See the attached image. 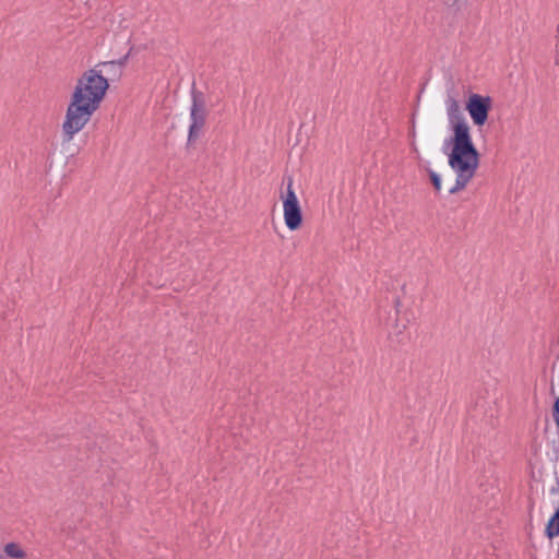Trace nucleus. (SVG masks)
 I'll list each match as a JSON object with an SVG mask.
<instances>
[{
	"label": "nucleus",
	"mask_w": 559,
	"mask_h": 559,
	"mask_svg": "<svg viewBox=\"0 0 559 559\" xmlns=\"http://www.w3.org/2000/svg\"><path fill=\"white\" fill-rule=\"evenodd\" d=\"M281 198L283 200V212L286 227L289 230L299 229L302 225V211L293 188L292 177L288 178L285 195L282 193Z\"/></svg>",
	"instance_id": "nucleus-4"
},
{
	"label": "nucleus",
	"mask_w": 559,
	"mask_h": 559,
	"mask_svg": "<svg viewBox=\"0 0 559 559\" xmlns=\"http://www.w3.org/2000/svg\"><path fill=\"white\" fill-rule=\"evenodd\" d=\"M550 371V393L555 395V386L559 385V354L556 356L554 362L551 364Z\"/></svg>",
	"instance_id": "nucleus-7"
},
{
	"label": "nucleus",
	"mask_w": 559,
	"mask_h": 559,
	"mask_svg": "<svg viewBox=\"0 0 559 559\" xmlns=\"http://www.w3.org/2000/svg\"><path fill=\"white\" fill-rule=\"evenodd\" d=\"M491 109V98L489 96H481L479 94H472L466 103V110L468 111L474 124L481 127L488 119V114Z\"/></svg>",
	"instance_id": "nucleus-5"
},
{
	"label": "nucleus",
	"mask_w": 559,
	"mask_h": 559,
	"mask_svg": "<svg viewBox=\"0 0 559 559\" xmlns=\"http://www.w3.org/2000/svg\"><path fill=\"white\" fill-rule=\"evenodd\" d=\"M122 66V62L109 61L84 71L76 80L70 95L66 114L61 123L62 143H71L91 121L99 109L109 88L108 79L97 69L100 66Z\"/></svg>",
	"instance_id": "nucleus-1"
},
{
	"label": "nucleus",
	"mask_w": 559,
	"mask_h": 559,
	"mask_svg": "<svg viewBox=\"0 0 559 559\" xmlns=\"http://www.w3.org/2000/svg\"><path fill=\"white\" fill-rule=\"evenodd\" d=\"M427 171H428L429 178H430L431 183L433 185L436 191L439 192L441 190V179H440V176L436 171L430 169V168H428Z\"/></svg>",
	"instance_id": "nucleus-11"
},
{
	"label": "nucleus",
	"mask_w": 559,
	"mask_h": 559,
	"mask_svg": "<svg viewBox=\"0 0 559 559\" xmlns=\"http://www.w3.org/2000/svg\"><path fill=\"white\" fill-rule=\"evenodd\" d=\"M0 559H3V557L0 555Z\"/></svg>",
	"instance_id": "nucleus-14"
},
{
	"label": "nucleus",
	"mask_w": 559,
	"mask_h": 559,
	"mask_svg": "<svg viewBox=\"0 0 559 559\" xmlns=\"http://www.w3.org/2000/svg\"><path fill=\"white\" fill-rule=\"evenodd\" d=\"M467 1L468 0H442V3L449 9L460 10Z\"/></svg>",
	"instance_id": "nucleus-9"
},
{
	"label": "nucleus",
	"mask_w": 559,
	"mask_h": 559,
	"mask_svg": "<svg viewBox=\"0 0 559 559\" xmlns=\"http://www.w3.org/2000/svg\"><path fill=\"white\" fill-rule=\"evenodd\" d=\"M191 99V123L189 126L188 142H194L200 138L207 117L206 105L202 92L192 90Z\"/></svg>",
	"instance_id": "nucleus-3"
},
{
	"label": "nucleus",
	"mask_w": 559,
	"mask_h": 559,
	"mask_svg": "<svg viewBox=\"0 0 559 559\" xmlns=\"http://www.w3.org/2000/svg\"><path fill=\"white\" fill-rule=\"evenodd\" d=\"M412 138L415 139V135H416V132H415V129L413 128L412 130V133H411Z\"/></svg>",
	"instance_id": "nucleus-13"
},
{
	"label": "nucleus",
	"mask_w": 559,
	"mask_h": 559,
	"mask_svg": "<svg viewBox=\"0 0 559 559\" xmlns=\"http://www.w3.org/2000/svg\"><path fill=\"white\" fill-rule=\"evenodd\" d=\"M546 534L549 538L559 535V508L557 509L554 516L549 520L546 527Z\"/></svg>",
	"instance_id": "nucleus-8"
},
{
	"label": "nucleus",
	"mask_w": 559,
	"mask_h": 559,
	"mask_svg": "<svg viewBox=\"0 0 559 559\" xmlns=\"http://www.w3.org/2000/svg\"><path fill=\"white\" fill-rule=\"evenodd\" d=\"M449 121L453 123L452 148L449 153V166L456 174L455 185L449 190L454 194L466 188L479 166V153L475 147L468 124L464 121L459 100L449 96L447 102Z\"/></svg>",
	"instance_id": "nucleus-2"
},
{
	"label": "nucleus",
	"mask_w": 559,
	"mask_h": 559,
	"mask_svg": "<svg viewBox=\"0 0 559 559\" xmlns=\"http://www.w3.org/2000/svg\"><path fill=\"white\" fill-rule=\"evenodd\" d=\"M4 554L12 559H25L27 557L26 551L23 547L15 542H11L4 545L3 547Z\"/></svg>",
	"instance_id": "nucleus-6"
},
{
	"label": "nucleus",
	"mask_w": 559,
	"mask_h": 559,
	"mask_svg": "<svg viewBox=\"0 0 559 559\" xmlns=\"http://www.w3.org/2000/svg\"><path fill=\"white\" fill-rule=\"evenodd\" d=\"M411 146H412V150H413L415 153H417V154H418V147H417V145H416V143H415V141H414V140L412 141Z\"/></svg>",
	"instance_id": "nucleus-12"
},
{
	"label": "nucleus",
	"mask_w": 559,
	"mask_h": 559,
	"mask_svg": "<svg viewBox=\"0 0 559 559\" xmlns=\"http://www.w3.org/2000/svg\"><path fill=\"white\" fill-rule=\"evenodd\" d=\"M554 63L559 66V24L555 31Z\"/></svg>",
	"instance_id": "nucleus-10"
}]
</instances>
